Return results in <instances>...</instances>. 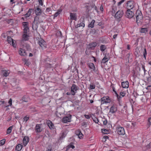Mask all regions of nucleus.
<instances>
[{
    "label": "nucleus",
    "mask_w": 151,
    "mask_h": 151,
    "mask_svg": "<svg viewBox=\"0 0 151 151\" xmlns=\"http://www.w3.org/2000/svg\"><path fill=\"white\" fill-rule=\"evenodd\" d=\"M42 21H40L39 20V17L36 16L34 19V21L32 24V28L34 30H36L38 27L39 24Z\"/></svg>",
    "instance_id": "1"
},
{
    "label": "nucleus",
    "mask_w": 151,
    "mask_h": 151,
    "mask_svg": "<svg viewBox=\"0 0 151 151\" xmlns=\"http://www.w3.org/2000/svg\"><path fill=\"white\" fill-rule=\"evenodd\" d=\"M136 16L137 22L139 23L143 18L142 14L141 12L139 10H137L136 13Z\"/></svg>",
    "instance_id": "2"
},
{
    "label": "nucleus",
    "mask_w": 151,
    "mask_h": 151,
    "mask_svg": "<svg viewBox=\"0 0 151 151\" xmlns=\"http://www.w3.org/2000/svg\"><path fill=\"white\" fill-rule=\"evenodd\" d=\"M37 43L42 49H43L46 48L47 45L46 42L43 39H40L38 40Z\"/></svg>",
    "instance_id": "3"
},
{
    "label": "nucleus",
    "mask_w": 151,
    "mask_h": 151,
    "mask_svg": "<svg viewBox=\"0 0 151 151\" xmlns=\"http://www.w3.org/2000/svg\"><path fill=\"white\" fill-rule=\"evenodd\" d=\"M124 14V12L122 10H120L117 11L114 15V17L117 19L122 17Z\"/></svg>",
    "instance_id": "4"
},
{
    "label": "nucleus",
    "mask_w": 151,
    "mask_h": 151,
    "mask_svg": "<svg viewBox=\"0 0 151 151\" xmlns=\"http://www.w3.org/2000/svg\"><path fill=\"white\" fill-rule=\"evenodd\" d=\"M127 8L128 9H132L135 6V3L133 1H129L127 3Z\"/></svg>",
    "instance_id": "5"
},
{
    "label": "nucleus",
    "mask_w": 151,
    "mask_h": 151,
    "mask_svg": "<svg viewBox=\"0 0 151 151\" xmlns=\"http://www.w3.org/2000/svg\"><path fill=\"white\" fill-rule=\"evenodd\" d=\"M23 25L24 26V32L23 33L27 34L29 32V28L28 27V23L27 22H23Z\"/></svg>",
    "instance_id": "6"
},
{
    "label": "nucleus",
    "mask_w": 151,
    "mask_h": 151,
    "mask_svg": "<svg viewBox=\"0 0 151 151\" xmlns=\"http://www.w3.org/2000/svg\"><path fill=\"white\" fill-rule=\"evenodd\" d=\"M117 133L119 135H124L125 134L124 129L123 127H119L116 129Z\"/></svg>",
    "instance_id": "7"
},
{
    "label": "nucleus",
    "mask_w": 151,
    "mask_h": 151,
    "mask_svg": "<svg viewBox=\"0 0 151 151\" xmlns=\"http://www.w3.org/2000/svg\"><path fill=\"white\" fill-rule=\"evenodd\" d=\"M78 89V87L75 84H73L71 88V92L72 94L74 95L76 92V91Z\"/></svg>",
    "instance_id": "8"
},
{
    "label": "nucleus",
    "mask_w": 151,
    "mask_h": 151,
    "mask_svg": "<svg viewBox=\"0 0 151 151\" xmlns=\"http://www.w3.org/2000/svg\"><path fill=\"white\" fill-rule=\"evenodd\" d=\"M134 15V13L129 9H127L126 12V16L129 18H132Z\"/></svg>",
    "instance_id": "9"
},
{
    "label": "nucleus",
    "mask_w": 151,
    "mask_h": 151,
    "mask_svg": "<svg viewBox=\"0 0 151 151\" xmlns=\"http://www.w3.org/2000/svg\"><path fill=\"white\" fill-rule=\"evenodd\" d=\"M101 104L107 103L110 102L111 100L108 96H105L101 99Z\"/></svg>",
    "instance_id": "10"
},
{
    "label": "nucleus",
    "mask_w": 151,
    "mask_h": 151,
    "mask_svg": "<svg viewBox=\"0 0 151 151\" xmlns=\"http://www.w3.org/2000/svg\"><path fill=\"white\" fill-rule=\"evenodd\" d=\"M97 43L95 42H93L89 44L87 46V50H93V48L95 47L97 45Z\"/></svg>",
    "instance_id": "11"
},
{
    "label": "nucleus",
    "mask_w": 151,
    "mask_h": 151,
    "mask_svg": "<svg viewBox=\"0 0 151 151\" xmlns=\"http://www.w3.org/2000/svg\"><path fill=\"white\" fill-rule=\"evenodd\" d=\"M71 116H66L63 117L62 119V121L63 122L66 123L68 122H70L71 121Z\"/></svg>",
    "instance_id": "12"
},
{
    "label": "nucleus",
    "mask_w": 151,
    "mask_h": 151,
    "mask_svg": "<svg viewBox=\"0 0 151 151\" xmlns=\"http://www.w3.org/2000/svg\"><path fill=\"white\" fill-rule=\"evenodd\" d=\"M19 55L21 56H25L27 55V53L24 49L20 48L19 51Z\"/></svg>",
    "instance_id": "13"
},
{
    "label": "nucleus",
    "mask_w": 151,
    "mask_h": 151,
    "mask_svg": "<svg viewBox=\"0 0 151 151\" xmlns=\"http://www.w3.org/2000/svg\"><path fill=\"white\" fill-rule=\"evenodd\" d=\"M41 124H37L36 125L35 129L37 132H40L42 131V129L41 128Z\"/></svg>",
    "instance_id": "14"
},
{
    "label": "nucleus",
    "mask_w": 151,
    "mask_h": 151,
    "mask_svg": "<svg viewBox=\"0 0 151 151\" xmlns=\"http://www.w3.org/2000/svg\"><path fill=\"white\" fill-rule=\"evenodd\" d=\"M122 86L123 88H127L129 87V83L128 81L123 82L122 83Z\"/></svg>",
    "instance_id": "15"
},
{
    "label": "nucleus",
    "mask_w": 151,
    "mask_h": 151,
    "mask_svg": "<svg viewBox=\"0 0 151 151\" xmlns=\"http://www.w3.org/2000/svg\"><path fill=\"white\" fill-rule=\"evenodd\" d=\"M7 41L10 44H12V45L13 47H15V46L14 45V42L13 41V40L11 38V37H7Z\"/></svg>",
    "instance_id": "16"
},
{
    "label": "nucleus",
    "mask_w": 151,
    "mask_h": 151,
    "mask_svg": "<svg viewBox=\"0 0 151 151\" xmlns=\"http://www.w3.org/2000/svg\"><path fill=\"white\" fill-rule=\"evenodd\" d=\"M29 138L27 136H25L23 139V145L24 146H26L29 142Z\"/></svg>",
    "instance_id": "17"
},
{
    "label": "nucleus",
    "mask_w": 151,
    "mask_h": 151,
    "mask_svg": "<svg viewBox=\"0 0 151 151\" xmlns=\"http://www.w3.org/2000/svg\"><path fill=\"white\" fill-rule=\"evenodd\" d=\"M109 57L105 55L104 57L102 60L101 63H106L109 60Z\"/></svg>",
    "instance_id": "18"
},
{
    "label": "nucleus",
    "mask_w": 151,
    "mask_h": 151,
    "mask_svg": "<svg viewBox=\"0 0 151 151\" xmlns=\"http://www.w3.org/2000/svg\"><path fill=\"white\" fill-rule=\"evenodd\" d=\"M35 13L37 16H39L41 14V11L39 7H37L35 10Z\"/></svg>",
    "instance_id": "19"
},
{
    "label": "nucleus",
    "mask_w": 151,
    "mask_h": 151,
    "mask_svg": "<svg viewBox=\"0 0 151 151\" xmlns=\"http://www.w3.org/2000/svg\"><path fill=\"white\" fill-rule=\"evenodd\" d=\"M70 19H71L74 20H76V16L75 13H70Z\"/></svg>",
    "instance_id": "20"
},
{
    "label": "nucleus",
    "mask_w": 151,
    "mask_h": 151,
    "mask_svg": "<svg viewBox=\"0 0 151 151\" xmlns=\"http://www.w3.org/2000/svg\"><path fill=\"white\" fill-rule=\"evenodd\" d=\"M28 35L27 34L24 33L22 36V41H27L28 40Z\"/></svg>",
    "instance_id": "21"
},
{
    "label": "nucleus",
    "mask_w": 151,
    "mask_h": 151,
    "mask_svg": "<svg viewBox=\"0 0 151 151\" xmlns=\"http://www.w3.org/2000/svg\"><path fill=\"white\" fill-rule=\"evenodd\" d=\"M88 66L92 70L94 71H95V67L94 64L93 63H88Z\"/></svg>",
    "instance_id": "22"
},
{
    "label": "nucleus",
    "mask_w": 151,
    "mask_h": 151,
    "mask_svg": "<svg viewBox=\"0 0 151 151\" xmlns=\"http://www.w3.org/2000/svg\"><path fill=\"white\" fill-rule=\"evenodd\" d=\"M117 111L116 108L114 106H112L110 108V112L114 113L115 112Z\"/></svg>",
    "instance_id": "23"
},
{
    "label": "nucleus",
    "mask_w": 151,
    "mask_h": 151,
    "mask_svg": "<svg viewBox=\"0 0 151 151\" xmlns=\"http://www.w3.org/2000/svg\"><path fill=\"white\" fill-rule=\"evenodd\" d=\"M22 146L20 144L18 145L16 147V150L17 151H20L22 149Z\"/></svg>",
    "instance_id": "24"
},
{
    "label": "nucleus",
    "mask_w": 151,
    "mask_h": 151,
    "mask_svg": "<svg viewBox=\"0 0 151 151\" xmlns=\"http://www.w3.org/2000/svg\"><path fill=\"white\" fill-rule=\"evenodd\" d=\"M1 73L5 77L7 76L9 74V72L5 70H2Z\"/></svg>",
    "instance_id": "25"
},
{
    "label": "nucleus",
    "mask_w": 151,
    "mask_h": 151,
    "mask_svg": "<svg viewBox=\"0 0 151 151\" xmlns=\"http://www.w3.org/2000/svg\"><path fill=\"white\" fill-rule=\"evenodd\" d=\"M85 26V24L83 22H81L80 23L78 24L76 26V28L79 27H84Z\"/></svg>",
    "instance_id": "26"
},
{
    "label": "nucleus",
    "mask_w": 151,
    "mask_h": 151,
    "mask_svg": "<svg viewBox=\"0 0 151 151\" xmlns=\"http://www.w3.org/2000/svg\"><path fill=\"white\" fill-rule=\"evenodd\" d=\"M13 127V126H12L9 127L7 129V131H6L7 134H9L10 133H11V132H12V129Z\"/></svg>",
    "instance_id": "27"
},
{
    "label": "nucleus",
    "mask_w": 151,
    "mask_h": 151,
    "mask_svg": "<svg viewBox=\"0 0 151 151\" xmlns=\"http://www.w3.org/2000/svg\"><path fill=\"white\" fill-rule=\"evenodd\" d=\"M32 10V9H29L27 13L25 15V16L26 17H28L30 16L31 13V11Z\"/></svg>",
    "instance_id": "28"
},
{
    "label": "nucleus",
    "mask_w": 151,
    "mask_h": 151,
    "mask_svg": "<svg viewBox=\"0 0 151 151\" xmlns=\"http://www.w3.org/2000/svg\"><path fill=\"white\" fill-rule=\"evenodd\" d=\"M70 148L73 149L75 148V147L74 145L70 144L67 146L66 151H67Z\"/></svg>",
    "instance_id": "29"
},
{
    "label": "nucleus",
    "mask_w": 151,
    "mask_h": 151,
    "mask_svg": "<svg viewBox=\"0 0 151 151\" xmlns=\"http://www.w3.org/2000/svg\"><path fill=\"white\" fill-rule=\"evenodd\" d=\"M95 22V21L94 20H93L90 23V24H89V27L91 28H93L94 27V24Z\"/></svg>",
    "instance_id": "30"
},
{
    "label": "nucleus",
    "mask_w": 151,
    "mask_h": 151,
    "mask_svg": "<svg viewBox=\"0 0 151 151\" xmlns=\"http://www.w3.org/2000/svg\"><path fill=\"white\" fill-rule=\"evenodd\" d=\"M62 10L59 9L58 10V12H56L55 14H54V17H56L58 16L60 13L61 12Z\"/></svg>",
    "instance_id": "31"
},
{
    "label": "nucleus",
    "mask_w": 151,
    "mask_h": 151,
    "mask_svg": "<svg viewBox=\"0 0 151 151\" xmlns=\"http://www.w3.org/2000/svg\"><path fill=\"white\" fill-rule=\"evenodd\" d=\"M148 31L147 29V28H142L140 30V32L141 33H145Z\"/></svg>",
    "instance_id": "32"
},
{
    "label": "nucleus",
    "mask_w": 151,
    "mask_h": 151,
    "mask_svg": "<svg viewBox=\"0 0 151 151\" xmlns=\"http://www.w3.org/2000/svg\"><path fill=\"white\" fill-rule=\"evenodd\" d=\"M77 133H77V134L79 138H81L83 136V134L80 131H78L77 132Z\"/></svg>",
    "instance_id": "33"
},
{
    "label": "nucleus",
    "mask_w": 151,
    "mask_h": 151,
    "mask_svg": "<svg viewBox=\"0 0 151 151\" xmlns=\"http://www.w3.org/2000/svg\"><path fill=\"white\" fill-rule=\"evenodd\" d=\"M106 47L105 45H102L100 46V50L101 51H104L106 49Z\"/></svg>",
    "instance_id": "34"
},
{
    "label": "nucleus",
    "mask_w": 151,
    "mask_h": 151,
    "mask_svg": "<svg viewBox=\"0 0 151 151\" xmlns=\"http://www.w3.org/2000/svg\"><path fill=\"white\" fill-rule=\"evenodd\" d=\"M48 125L50 129L53 128V124L51 122H50V123H48Z\"/></svg>",
    "instance_id": "35"
},
{
    "label": "nucleus",
    "mask_w": 151,
    "mask_h": 151,
    "mask_svg": "<svg viewBox=\"0 0 151 151\" xmlns=\"http://www.w3.org/2000/svg\"><path fill=\"white\" fill-rule=\"evenodd\" d=\"M117 11V8L116 7H114L111 10V12L112 14H114Z\"/></svg>",
    "instance_id": "36"
},
{
    "label": "nucleus",
    "mask_w": 151,
    "mask_h": 151,
    "mask_svg": "<svg viewBox=\"0 0 151 151\" xmlns=\"http://www.w3.org/2000/svg\"><path fill=\"white\" fill-rule=\"evenodd\" d=\"M24 48H25L27 50H28L30 49V47L29 45L27 44H25L23 47Z\"/></svg>",
    "instance_id": "37"
},
{
    "label": "nucleus",
    "mask_w": 151,
    "mask_h": 151,
    "mask_svg": "<svg viewBox=\"0 0 151 151\" xmlns=\"http://www.w3.org/2000/svg\"><path fill=\"white\" fill-rule=\"evenodd\" d=\"M56 35L58 37H61L62 36L61 32L59 31H57Z\"/></svg>",
    "instance_id": "38"
},
{
    "label": "nucleus",
    "mask_w": 151,
    "mask_h": 151,
    "mask_svg": "<svg viewBox=\"0 0 151 151\" xmlns=\"http://www.w3.org/2000/svg\"><path fill=\"white\" fill-rule=\"evenodd\" d=\"M5 141V139H3L0 141V144L1 145H3L4 144Z\"/></svg>",
    "instance_id": "39"
},
{
    "label": "nucleus",
    "mask_w": 151,
    "mask_h": 151,
    "mask_svg": "<svg viewBox=\"0 0 151 151\" xmlns=\"http://www.w3.org/2000/svg\"><path fill=\"white\" fill-rule=\"evenodd\" d=\"M147 55V52L146 49H144V51L143 52V55L145 59H146V56Z\"/></svg>",
    "instance_id": "40"
},
{
    "label": "nucleus",
    "mask_w": 151,
    "mask_h": 151,
    "mask_svg": "<svg viewBox=\"0 0 151 151\" xmlns=\"http://www.w3.org/2000/svg\"><path fill=\"white\" fill-rule=\"evenodd\" d=\"M108 132V130L105 129H102V132L104 134H106Z\"/></svg>",
    "instance_id": "41"
},
{
    "label": "nucleus",
    "mask_w": 151,
    "mask_h": 151,
    "mask_svg": "<svg viewBox=\"0 0 151 151\" xmlns=\"http://www.w3.org/2000/svg\"><path fill=\"white\" fill-rule=\"evenodd\" d=\"M29 117L26 116L23 118L24 121H25L26 122L29 119Z\"/></svg>",
    "instance_id": "42"
},
{
    "label": "nucleus",
    "mask_w": 151,
    "mask_h": 151,
    "mask_svg": "<svg viewBox=\"0 0 151 151\" xmlns=\"http://www.w3.org/2000/svg\"><path fill=\"white\" fill-rule=\"evenodd\" d=\"M113 91L115 92V93L116 95V96L117 97V98L119 99V98H120L121 97L120 96L119 97L117 93L114 90V88H113Z\"/></svg>",
    "instance_id": "43"
},
{
    "label": "nucleus",
    "mask_w": 151,
    "mask_h": 151,
    "mask_svg": "<svg viewBox=\"0 0 151 151\" xmlns=\"http://www.w3.org/2000/svg\"><path fill=\"white\" fill-rule=\"evenodd\" d=\"M93 120L96 123H98V122H99L98 119L96 117H95L94 118H93Z\"/></svg>",
    "instance_id": "44"
},
{
    "label": "nucleus",
    "mask_w": 151,
    "mask_h": 151,
    "mask_svg": "<svg viewBox=\"0 0 151 151\" xmlns=\"http://www.w3.org/2000/svg\"><path fill=\"white\" fill-rule=\"evenodd\" d=\"M12 99H10L8 103L9 104V105L11 106L12 105Z\"/></svg>",
    "instance_id": "45"
},
{
    "label": "nucleus",
    "mask_w": 151,
    "mask_h": 151,
    "mask_svg": "<svg viewBox=\"0 0 151 151\" xmlns=\"http://www.w3.org/2000/svg\"><path fill=\"white\" fill-rule=\"evenodd\" d=\"M90 87L91 89H93L95 88V86L93 84L90 85Z\"/></svg>",
    "instance_id": "46"
},
{
    "label": "nucleus",
    "mask_w": 151,
    "mask_h": 151,
    "mask_svg": "<svg viewBox=\"0 0 151 151\" xmlns=\"http://www.w3.org/2000/svg\"><path fill=\"white\" fill-rule=\"evenodd\" d=\"M22 100L24 101L25 102H27V99H26L25 97L24 96L22 97Z\"/></svg>",
    "instance_id": "47"
},
{
    "label": "nucleus",
    "mask_w": 151,
    "mask_h": 151,
    "mask_svg": "<svg viewBox=\"0 0 151 151\" xmlns=\"http://www.w3.org/2000/svg\"><path fill=\"white\" fill-rule=\"evenodd\" d=\"M84 116L85 118L87 119H89L91 117V116H90L86 114L84 115Z\"/></svg>",
    "instance_id": "48"
},
{
    "label": "nucleus",
    "mask_w": 151,
    "mask_h": 151,
    "mask_svg": "<svg viewBox=\"0 0 151 151\" xmlns=\"http://www.w3.org/2000/svg\"><path fill=\"white\" fill-rule=\"evenodd\" d=\"M148 122H149L148 125L150 126L151 124V118H150L148 119Z\"/></svg>",
    "instance_id": "49"
},
{
    "label": "nucleus",
    "mask_w": 151,
    "mask_h": 151,
    "mask_svg": "<svg viewBox=\"0 0 151 151\" xmlns=\"http://www.w3.org/2000/svg\"><path fill=\"white\" fill-rule=\"evenodd\" d=\"M66 136V134L64 133H63L62 134V135L61 136V137H60V138H63Z\"/></svg>",
    "instance_id": "50"
},
{
    "label": "nucleus",
    "mask_w": 151,
    "mask_h": 151,
    "mask_svg": "<svg viewBox=\"0 0 151 151\" xmlns=\"http://www.w3.org/2000/svg\"><path fill=\"white\" fill-rule=\"evenodd\" d=\"M51 10V9L50 8H47L46 9V12H48L50 11Z\"/></svg>",
    "instance_id": "51"
},
{
    "label": "nucleus",
    "mask_w": 151,
    "mask_h": 151,
    "mask_svg": "<svg viewBox=\"0 0 151 151\" xmlns=\"http://www.w3.org/2000/svg\"><path fill=\"white\" fill-rule=\"evenodd\" d=\"M120 96H121L122 97H123L125 96V93L123 92H121L120 93Z\"/></svg>",
    "instance_id": "52"
},
{
    "label": "nucleus",
    "mask_w": 151,
    "mask_h": 151,
    "mask_svg": "<svg viewBox=\"0 0 151 151\" xmlns=\"http://www.w3.org/2000/svg\"><path fill=\"white\" fill-rule=\"evenodd\" d=\"M142 68L143 69V70H144V73L145 74V72L146 71V70L145 69V66H144V65H142Z\"/></svg>",
    "instance_id": "53"
},
{
    "label": "nucleus",
    "mask_w": 151,
    "mask_h": 151,
    "mask_svg": "<svg viewBox=\"0 0 151 151\" xmlns=\"http://www.w3.org/2000/svg\"><path fill=\"white\" fill-rule=\"evenodd\" d=\"M5 103L4 101H0V105L4 104Z\"/></svg>",
    "instance_id": "54"
},
{
    "label": "nucleus",
    "mask_w": 151,
    "mask_h": 151,
    "mask_svg": "<svg viewBox=\"0 0 151 151\" xmlns=\"http://www.w3.org/2000/svg\"><path fill=\"white\" fill-rule=\"evenodd\" d=\"M38 1L40 4L41 5H42V0H38Z\"/></svg>",
    "instance_id": "55"
},
{
    "label": "nucleus",
    "mask_w": 151,
    "mask_h": 151,
    "mask_svg": "<svg viewBox=\"0 0 151 151\" xmlns=\"http://www.w3.org/2000/svg\"><path fill=\"white\" fill-rule=\"evenodd\" d=\"M107 122L106 120H104L103 122V123L104 125H106L107 124Z\"/></svg>",
    "instance_id": "56"
},
{
    "label": "nucleus",
    "mask_w": 151,
    "mask_h": 151,
    "mask_svg": "<svg viewBox=\"0 0 151 151\" xmlns=\"http://www.w3.org/2000/svg\"><path fill=\"white\" fill-rule=\"evenodd\" d=\"M108 138H109V137L107 136H104V137L103 138V139H105V140L104 141H106V139H108Z\"/></svg>",
    "instance_id": "57"
},
{
    "label": "nucleus",
    "mask_w": 151,
    "mask_h": 151,
    "mask_svg": "<svg viewBox=\"0 0 151 151\" xmlns=\"http://www.w3.org/2000/svg\"><path fill=\"white\" fill-rule=\"evenodd\" d=\"M100 10L101 11H103V6H101V7H100Z\"/></svg>",
    "instance_id": "58"
},
{
    "label": "nucleus",
    "mask_w": 151,
    "mask_h": 151,
    "mask_svg": "<svg viewBox=\"0 0 151 151\" xmlns=\"http://www.w3.org/2000/svg\"><path fill=\"white\" fill-rule=\"evenodd\" d=\"M86 125V122H83L82 124V125L83 126Z\"/></svg>",
    "instance_id": "59"
},
{
    "label": "nucleus",
    "mask_w": 151,
    "mask_h": 151,
    "mask_svg": "<svg viewBox=\"0 0 151 151\" xmlns=\"http://www.w3.org/2000/svg\"><path fill=\"white\" fill-rule=\"evenodd\" d=\"M117 35V34H115V35H114L113 36V38H114V39H115L116 36Z\"/></svg>",
    "instance_id": "60"
},
{
    "label": "nucleus",
    "mask_w": 151,
    "mask_h": 151,
    "mask_svg": "<svg viewBox=\"0 0 151 151\" xmlns=\"http://www.w3.org/2000/svg\"><path fill=\"white\" fill-rule=\"evenodd\" d=\"M127 48L128 49V50H129L130 49V46H129V45H127Z\"/></svg>",
    "instance_id": "61"
},
{
    "label": "nucleus",
    "mask_w": 151,
    "mask_h": 151,
    "mask_svg": "<svg viewBox=\"0 0 151 151\" xmlns=\"http://www.w3.org/2000/svg\"><path fill=\"white\" fill-rule=\"evenodd\" d=\"M122 3V1H120L118 3V5H121V4Z\"/></svg>",
    "instance_id": "62"
},
{
    "label": "nucleus",
    "mask_w": 151,
    "mask_h": 151,
    "mask_svg": "<svg viewBox=\"0 0 151 151\" xmlns=\"http://www.w3.org/2000/svg\"><path fill=\"white\" fill-rule=\"evenodd\" d=\"M33 56V55L32 53H29V56L31 57V56Z\"/></svg>",
    "instance_id": "63"
},
{
    "label": "nucleus",
    "mask_w": 151,
    "mask_h": 151,
    "mask_svg": "<svg viewBox=\"0 0 151 151\" xmlns=\"http://www.w3.org/2000/svg\"><path fill=\"white\" fill-rule=\"evenodd\" d=\"M130 54L129 53H128V54H127V56L128 58H129V56H130Z\"/></svg>",
    "instance_id": "64"
}]
</instances>
